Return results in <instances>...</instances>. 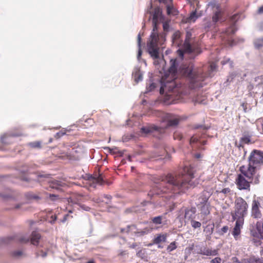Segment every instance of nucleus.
I'll return each mask as SVG.
<instances>
[{
	"label": "nucleus",
	"instance_id": "obj_1",
	"mask_svg": "<svg viewBox=\"0 0 263 263\" xmlns=\"http://www.w3.org/2000/svg\"><path fill=\"white\" fill-rule=\"evenodd\" d=\"M193 178V174L191 172H189L185 174H177L175 176L168 174L162 178V182L160 187H161L164 184H167V186L163 187L161 191L163 193L173 190L185 192L187 189L195 186L194 182L192 181Z\"/></svg>",
	"mask_w": 263,
	"mask_h": 263
},
{
	"label": "nucleus",
	"instance_id": "obj_2",
	"mask_svg": "<svg viewBox=\"0 0 263 263\" xmlns=\"http://www.w3.org/2000/svg\"><path fill=\"white\" fill-rule=\"evenodd\" d=\"M262 162L263 153L254 150L250 156L248 165L247 166H241L240 171L244 176L251 179L255 174V170L257 165Z\"/></svg>",
	"mask_w": 263,
	"mask_h": 263
},
{
	"label": "nucleus",
	"instance_id": "obj_3",
	"mask_svg": "<svg viewBox=\"0 0 263 263\" xmlns=\"http://www.w3.org/2000/svg\"><path fill=\"white\" fill-rule=\"evenodd\" d=\"M185 74L190 79L193 88L202 87L201 82L204 80L205 75L199 67L191 66L185 71Z\"/></svg>",
	"mask_w": 263,
	"mask_h": 263
},
{
	"label": "nucleus",
	"instance_id": "obj_4",
	"mask_svg": "<svg viewBox=\"0 0 263 263\" xmlns=\"http://www.w3.org/2000/svg\"><path fill=\"white\" fill-rule=\"evenodd\" d=\"M159 40V37L158 33H152L149 40L147 43L148 51L151 57L154 59V64L155 65H158L161 62H163V60L160 59L159 57V48L158 47Z\"/></svg>",
	"mask_w": 263,
	"mask_h": 263
},
{
	"label": "nucleus",
	"instance_id": "obj_5",
	"mask_svg": "<svg viewBox=\"0 0 263 263\" xmlns=\"http://www.w3.org/2000/svg\"><path fill=\"white\" fill-rule=\"evenodd\" d=\"M248 205L246 201L241 197H238L235 201L234 213L232 214L233 220H244V217L247 215Z\"/></svg>",
	"mask_w": 263,
	"mask_h": 263
},
{
	"label": "nucleus",
	"instance_id": "obj_6",
	"mask_svg": "<svg viewBox=\"0 0 263 263\" xmlns=\"http://www.w3.org/2000/svg\"><path fill=\"white\" fill-rule=\"evenodd\" d=\"M195 208L186 209L184 211H181L179 212V215L177 217V219L179 220L180 224L185 225L187 221H191L195 218L196 213Z\"/></svg>",
	"mask_w": 263,
	"mask_h": 263
},
{
	"label": "nucleus",
	"instance_id": "obj_7",
	"mask_svg": "<svg viewBox=\"0 0 263 263\" xmlns=\"http://www.w3.org/2000/svg\"><path fill=\"white\" fill-rule=\"evenodd\" d=\"M164 84H162V86L160 89V93L163 94L165 91H168V92L171 91H175L177 88V85L174 80L168 81V80H163Z\"/></svg>",
	"mask_w": 263,
	"mask_h": 263
},
{
	"label": "nucleus",
	"instance_id": "obj_8",
	"mask_svg": "<svg viewBox=\"0 0 263 263\" xmlns=\"http://www.w3.org/2000/svg\"><path fill=\"white\" fill-rule=\"evenodd\" d=\"M191 34L189 32H187V39H186L184 42L182 49L178 50L179 55L181 57H183L184 54H189L192 53L194 51L193 48L191 46L189 41V39L191 37Z\"/></svg>",
	"mask_w": 263,
	"mask_h": 263
},
{
	"label": "nucleus",
	"instance_id": "obj_9",
	"mask_svg": "<svg viewBox=\"0 0 263 263\" xmlns=\"http://www.w3.org/2000/svg\"><path fill=\"white\" fill-rule=\"evenodd\" d=\"M163 20V16L162 15V10L160 8H156L155 9L154 12L153 14V30L152 33L156 32L157 30V24L159 21H162Z\"/></svg>",
	"mask_w": 263,
	"mask_h": 263
},
{
	"label": "nucleus",
	"instance_id": "obj_10",
	"mask_svg": "<svg viewBox=\"0 0 263 263\" xmlns=\"http://www.w3.org/2000/svg\"><path fill=\"white\" fill-rule=\"evenodd\" d=\"M86 184L89 186L95 188L97 185H102L103 183V177L101 175L99 176H87Z\"/></svg>",
	"mask_w": 263,
	"mask_h": 263
},
{
	"label": "nucleus",
	"instance_id": "obj_11",
	"mask_svg": "<svg viewBox=\"0 0 263 263\" xmlns=\"http://www.w3.org/2000/svg\"><path fill=\"white\" fill-rule=\"evenodd\" d=\"M249 181L246 180L244 177L239 175L236 180L237 185L239 190H247L250 187V182L253 181V176L251 179L247 178Z\"/></svg>",
	"mask_w": 263,
	"mask_h": 263
},
{
	"label": "nucleus",
	"instance_id": "obj_12",
	"mask_svg": "<svg viewBox=\"0 0 263 263\" xmlns=\"http://www.w3.org/2000/svg\"><path fill=\"white\" fill-rule=\"evenodd\" d=\"M221 20V12L219 8V6L217 5L214 10V13L212 17V23L208 24L206 27L208 28L215 27L217 22Z\"/></svg>",
	"mask_w": 263,
	"mask_h": 263
},
{
	"label": "nucleus",
	"instance_id": "obj_13",
	"mask_svg": "<svg viewBox=\"0 0 263 263\" xmlns=\"http://www.w3.org/2000/svg\"><path fill=\"white\" fill-rule=\"evenodd\" d=\"M235 226L233 229L232 232V235H233L235 240H237L240 234L241 229L243 224L244 220H236Z\"/></svg>",
	"mask_w": 263,
	"mask_h": 263
},
{
	"label": "nucleus",
	"instance_id": "obj_14",
	"mask_svg": "<svg viewBox=\"0 0 263 263\" xmlns=\"http://www.w3.org/2000/svg\"><path fill=\"white\" fill-rule=\"evenodd\" d=\"M259 203L254 200L253 201L252 205V216L255 218H258L261 217V213L259 210Z\"/></svg>",
	"mask_w": 263,
	"mask_h": 263
},
{
	"label": "nucleus",
	"instance_id": "obj_15",
	"mask_svg": "<svg viewBox=\"0 0 263 263\" xmlns=\"http://www.w3.org/2000/svg\"><path fill=\"white\" fill-rule=\"evenodd\" d=\"M127 229V232L134 234H140V235H143L148 232V229H146L145 231L140 230L138 229L135 225L128 226Z\"/></svg>",
	"mask_w": 263,
	"mask_h": 263
},
{
	"label": "nucleus",
	"instance_id": "obj_16",
	"mask_svg": "<svg viewBox=\"0 0 263 263\" xmlns=\"http://www.w3.org/2000/svg\"><path fill=\"white\" fill-rule=\"evenodd\" d=\"M162 127H158L156 126H145L141 128V132L144 134H147L153 132L154 130H158L161 129Z\"/></svg>",
	"mask_w": 263,
	"mask_h": 263
},
{
	"label": "nucleus",
	"instance_id": "obj_17",
	"mask_svg": "<svg viewBox=\"0 0 263 263\" xmlns=\"http://www.w3.org/2000/svg\"><path fill=\"white\" fill-rule=\"evenodd\" d=\"M41 238L40 234L35 231L32 232L31 234V242L33 245H37L39 243V241Z\"/></svg>",
	"mask_w": 263,
	"mask_h": 263
},
{
	"label": "nucleus",
	"instance_id": "obj_18",
	"mask_svg": "<svg viewBox=\"0 0 263 263\" xmlns=\"http://www.w3.org/2000/svg\"><path fill=\"white\" fill-rule=\"evenodd\" d=\"M176 60L172 59L170 61L171 66L168 69L170 74H171L174 77L175 72H176Z\"/></svg>",
	"mask_w": 263,
	"mask_h": 263
},
{
	"label": "nucleus",
	"instance_id": "obj_19",
	"mask_svg": "<svg viewBox=\"0 0 263 263\" xmlns=\"http://www.w3.org/2000/svg\"><path fill=\"white\" fill-rule=\"evenodd\" d=\"M166 234H161L158 235L155 238L154 240V243L156 244H158L162 242H165L166 239Z\"/></svg>",
	"mask_w": 263,
	"mask_h": 263
},
{
	"label": "nucleus",
	"instance_id": "obj_20",
	"mask_svg": "<svg viewBox=\"0 0 263 263\" xmlns=\"http://www.w3.org/2000/svg\"><path fill=\"white\" fill-rule=\"evenodd\" d=\"M199 208L200 209L201 213L204 215H208L210 213V203H205V204L198 205Z\"/></svg>",
	"mask_w": 263,
	"mask_h": 263
},
{
	"label": "nucleus",
	"instance_id": "obj_21",
	"mask_svg": "<svg viewBox=\"0 0 263 263\" xmlns=\"http://www.w3.org/2000/svg\"><path fill=\"white\" fill-rule=\"evenodd\" d=\"M198 17V16L197 15L196 11H193L190 14V15L186 18V22L194 23Z\"/></svg>",
	"mask_w": 263,
	"mask_h": 263
},
{
	"label": "nucleus",
	"instance_id": "obj_22",
	"mask_svg": "<svg viewBox=\"0 0 263 263\" xmlns=\"http://www.w3.org/2000/svg\"><path fill=\"white\" fill-rule=\"evenodd\" d=\"M166 10L168 15H176L178 13V11L173 6L167 5Z\"/></svg>",
	"mask_w": 263,
	"mask_h": 263
},
{
	"label": "nucleus",
	"instance_id": "obj_23",
	"mask_svg": "<svg viewBox=\"0 0 263 263\" xmlns=\"http://www.w3.org/2000/svg\"><path fill=\"white\" fill-rule=\"evenodd\" d=\"M201 254L207 256H215L217 254V251L209 249H204L202 251Z\"/></svg>",
	"mask_w": 263,
	"mask_h": 263
},
{
	"label": "nucleus",
	"instance_id": "obj_24",
	"mask_svg": "<svg viewBox=\"0 0 263 263\" xmlns=\"http://www.w3.org/2000/svg\"><path fill=\"white\" fill-rule=\"evenodd\" d=\"M209 199V196L204 195V194L199 198V203L198 205L205 204V203H209L208 201Z\"/></svg>",
	"mask_w": 263,
	"mask_h": 263
},
{
	"label": "nucleus",
	"instance_id": "obj_25",
	"mask_svg": "<svg viewBox=\"0 0 263 263\" xmlns=\"http://www.w3.org/2000/svg\"><path fill=\"white\" fill-rule=\"evenodd\" d=\"M180 36V33L178 31L175 32L172 36L173 43L174 44L178 45L179 44V42L178 40L179 39Z\"/></svg>",
	"mask_w": 263,
	"mask_h": 263
},
{
	"label": "nucleus",
	"instance_id": "obj_26",
	"mask_svg": "<svg viewBox=\"0 0 263 263\" xmlns=\"http://www.w3.org/2000/svg\"><path fill=\"white\" fill-rule=\"evenodd\" d=\"M244 263H263V260L256 259L255 258H250L247 260H244Z\"/></svg>",
	"mask_w": 263,
	"mask_h": 263
},
{
	"label": "nucleus",
	"instance_id": "obj_27",
	"mask_svg": "<svg viewBox=\"0 0 263 263\" xmlns=\"http://www.w3.org/2000/svg\"><path fill=\"white\" fill-rule=\"evenodd\" d=\"M254 46L256 48L259 49L263 46V39H258L254 41Z\"/></svg>",
	"mask_w": 263,
	"mask_h": 263
},
{
	"label": "nucleus",
	"instance_id": "obj_28",
	"mask_svg": "<svg viewBox=\"0 0 263 263\" xmlns=\"http://www.w3.org/2000/svg\"><path fill=\"white\" fill-rule=\"evenodd\" d=\"M179 120L177 118L171 119L168 120L167 125L169 126H175L178 124Z\"/></svg>",
	"mask_w": 263,
	"mask_h": 263
},
{
	"label": "nucleus",
	"instance_id": "obj_29",
	"mask_svg": "<svg viewBox=\"0 0 263 263\" xmlns=\"http://www.w3.org/2000/svg\"><path fill=\"white\" fill-rule=\"evenodd\" d=\"M60 185V183L57 180L52 181L50 184V187L55 189H59Z\"/></svg>",
	"mask_w": 263,
	"mask_h": 263
},
{
	"label": "nucleus",
	"instance_id": "obj_30",
	"mask_svg": "<svg viewBox=\"0 0 263 263\" xmlns=\"http://www.w3.org/2000/svg\"><path fill=\"white\" fill-rule=\"evenodd\" d=\"M191 226L194 229L199 228L201 227V224L200 222L195 221L194 220L191 221Z\"/></svg>",
	"mask_w": 263,
	"mask_h": 263
},
{
	"label": "nucleus",
	"instance_id": "obj_31",
	"mask_svg": "<svg viewBox=\"0 0 263 263\" xmlns=\"http://www.w3.org/2000/svg\"><path fill=\"white\" fill-rule=\"evenodd\" d=\"M256 227L258 232L260 234H263V222L261 223L257 222L256 223Z\"/></svg>",
	"mask_w": 263,
	"mask_h": 263
},
{
	"label": "nucleus",
	"instance_id": "obj_32",
	"mask_svg": "<svg viewBox=\"0 0 263 263\" xmlns=\"http://www.w3.org/2000/svg\"><path fill=\"white\" fill-rule=\"evenodd\" d=\"M155 83H153L152 81H150L148 84V86L146 87V89L147 91H151L154 90L155 88Z\"/></svg>",
	"mask_w": 263,
	"mask_h": 263
},
{
	"label": "nucleus",
	"instance_id": "obj_33",
	"mask_svg": "<svg viewBox=\"0 0 263 263\" xmlns=\"http://www.w3.org/2000/svg\"><path fill=\"white\" fill-rule=\"evenodd\" d=\"M176 248V245L175 242H173L170 244L167 247V251L168 252H171L174 250Z\"/></svg>",
	"mask_w": 263,
	"mask_h": 263
},
{
	"label": "nucleus",
	"instance_id": "obj_34",
	"mask_svg": "<svg viewBox=\"0 0 263 263\" xmlns=\"http://www.w3.org/2000/svg\"><path fill=\"white\" fill-rule=\"evenodd\" d=\"M29 145L33 148H41V142L39 141H35L29 143Z\"/></svg>",
	"mask_w": 263,
	"mask_h": 263
},
{
	"label": "nucleus",
	"instance_id": "obj_35",
	"mask_svg": "<svg viewBox=\"0 0 263 263\" xmlns=\"http://www.w3.org/2000/svg\"><path fill=\"white\" fill-rule=\"evenodd\" d=\"M255 81L258 83V85L263 89V76L256 78Z\"/></svg>",
	"mask_w": 263,
	"mask_h": 263
},
{
	"label": "nucleus",
	"instance_id": "obj_36",
	"mask_svg": "<svg viewBox=\"0 0 263 263\" xmlns=\"http://www.w3.org/2000/svg\"><path fill=\"white\" fill-rule=\"evenodd\" d=\"M152 221L155 224H160L162 221V216L155 217L153 219Z\"/></svg>",
	"mask_w": 263,
	"mask_h": 263
},
{
	"label": "nucleus",
	"instance_id": "obj_37",
	"mask_svg": "<svg viewBox=\"0 0 263 263\" xmlns=\"http://www.w3.org/2000/svg\"><path fill=\"white\" fill-rule=\"evenodd\" d=\"M135 80L136 82H139L142 80V75L139 72H137L135 74Z\"/></svg>",
	"mask_w": 263,
	"mask_h": 263
},
{
	"label": "nucleus",
	"instance_id": "obj_38",
	"mask_svg": "<svg viewBox=\"0 0 263 263\" xmlns=\"http://www.w3.org/2000/svg\"><path fill=\"white\" fill-rule=\"evenodd\" d=\"M239 18V15L237 14H234L231 18V21L232 23H234Z\"/></svg>",
	"mask_w": 263,
	"mask_h": 263
},
{
	"label": "nucleus",
	"instance_id": "obj_39",
	"mask_svg": "<svg viewBox=\"0 0 263 263\" xmlns=\"http://www.w3.org/2000/svg\"><path fill=\"white\" fill-rule=\"evenodd\" d=\"M236 29L234 28V25L232 26L227 31L228 34H233L235 33Z\"/></svg>",
	"mask_w": 263,
	"mask_h": 263
},
{
	"label": "nucleus",
	"instance_id": "obj_40",
	"mask_svg": "<svg viewBox=\"0 0 263 263\" xmlns=\"http://www.w3.org/2000/svg\"><path fill=\"white\" fill-rule=\"evenodd\" d=\"M163 29L165 31H167L169 28V24L168 22H164L163 24Z\"/></svg>",
	"mask_w": 263,
	"mask_h": 263
},
{
	"label": "nucleus",
	"instance_id": "obj_41",
	"mask_svg": "<svg viewBox=\"0 0 263 263\" xmlns=\"http://www.w3.org/2000/svg\"><path fill=\"white\" fill-rule=\"evenodd\" d=\"M241 141L244 143H249L250 141V138L248 137H243L241 139Z\"/></svg>",
	"mask_w": 263,
	"mask_h": 263
},
{
	"label": "nucleus",
	"instance_id": "obj_42",
	"mask_svg": "<svg viewBox=\"0 0 263 263\" xmlns=\"http://www.w3.org/2000/svg\"><path fill=\"white\" fill-rule=\"evenodd\" d=\"M216 69V65L214 63H212L210 65V71L213 72Z\"/></svg>",
	"mask_w": 263,
	"mask_h": 263
},
{
	"label": "nucleus",
	"instance_id": "obj_43",
	"mask_svg": "<svg viewBox=\"0 0 263 263\" xmlns=\"http://www.w3.org/2000/svg\"><path fill=\"white\" fill-rule=\"evenodd\" d=\"M211 263H220V259L216 257L211 260Z\"/></svg>",
	"mask_w": 263,
	"mask_h": 263
},
{
	"label": "nucleus",
	"instance_id": "obj_44",
	"mask_svg": "<svg viewBox=\"0 0 263 263\" xmlns=\"http://www.w3.org/2000/svg\"><path fill=\"white\" fill-rule=\"evenodd\" d=\"M104 197L106 199V201L104 200V202H105L106 203H109L111 199V196L109 195H104Z\"/></svg>",
	"mask_w": 263,
	"mask_h": 263
},
{
	"label": "nucleus",
	"instance_id": "obj_45",
	"mask_svg": "<svg viewBox=\"0 0 263 263\" xmlns=\"http://www.w3.org/2000/svg\"><path fill=\"white\" fill-rule=\"evenodd\" d=\"M141 55H142V50H141V46H140V47H139L138 53V55H137V59L138 60H140Z\"/></svg>",
	"mask_w": 263,
	"mask_h": 263
},
{
	"label": "nucleus",
	"instance_id": "obj_46",
	"mask_svg": "<svg viewBox=\"0 0 263 263\" xmlns=\"http://www.w3.org/2000/svg\"><path fill=\"white\" fill-rule=\"evenodd\" d=\"M230 189L229 188H225L221 191V192L224 194H228L230 192Z\"/></svg>",
	"mask_w": 263,
	"mask_h": 263
},
{
	"label": "nucleus",
	"instance_id": "obj_47",
	"mask_svg": "<svg viewBox=\"0 0 263 263\" xmlns=\"http://www.w3.org/2000/svg\"><path fill=\"white\" fill-rule=\"evenodd\" d=\"M20 241L22 242H27L29 241V239L28 238H25V237H22L20 238Z\"/></svg>",
	"mask_w": 263,
	"mask_h": 263
},
{
	"label": "nucleus",
	"instance_id": "obj_48",
	"mask_svg": "<svg viewBox=\"0 0 263 263\" xmlns=\"http://www.w3.org/2000/svg\"><path fill=\"white\" fill-rule=\"evenodd\" d=\"M198 141V139H197V138L196 137H192L191 138V140H190V142L191 143H195V142H196Z\"/></svg>",
	"mask_w": 263,
	"mask_h": 263
},
{
	"label": "nucleus",
	"instance_id": "obj_49",
	"mask_svg": "<svg viewBox=\"0 0 263 263\" xmlns=\"http://www.w3.org/2000/svg\"><path fill=\"white\" fill-rule=\"evenodd\" d=\"M22 254V252L21 251H16L14 253L15 256H20Z\"/></svg>",
	"mask_w": 263,
	"mask_h": 263
},
{
	"label": "nucleus",
	"instance_id": "obj_50",
	"mask_svg": "<svg viewBox=\"0 0 263 263\" xmlns=\"http://www.w3.org/2000/svg\"><path fill=\"white\" fill-rule=\"evenodd\" d=\"M49 198L51 199V200L54 201L57 198V196L53 194H50Z\"/></svg>",
	"mask_w": 263,
	"mask_h": 263
},
{
	"label": "nucleus",
	"instance_id": "obj_51",
	"mask_svg": "<svg viewBox=\"0 0 263 263\" xmlns=\"http://www.w3.org/2000/svg\"><path fill=\"white\" fill-rule=\"evenodd\" d=\"M141 36H140V34H139L138 35V44L139 47H140L141 46Z\"/></svg>",
	"mask_w": 263,
	"mask_h": 263
},
{
	"label": "nucleus",
	"instance_id": "obj_52",
	"mask_svg": "<svg viewBox=\"0 0 263 263\" xmlns=\"http://www.w3.org/2000/svg\"><path fill=\"white\" fill-rule=\"evenodd\" d=\"M229 228H228V227L227 226H224L223 227L222 229H221V231L223 233H226L228 230Z\"/></svg>",
	"mask_w": 263,
	"mask_h": 263
},
{
	"label": "nucleus",
	"instance_id": "obj_53",
	"mask_svg": "<svg viewBox=\"0 0 263 263\" xmlns=\"http://www.w3.org/2000/svg\"><path fill=\"white\" fill-rule=\"evenodd\" d=\"M258 14H263V6L259 8L258 11Z\"/></svg>",
	"mask_w": 263,
	"mask_h": 263
},
{
	"label": "nucleus",
	"instance_id": "obj_54",
	"mask_svg": "<svg viewBox=\"0 0 263 263\" xmlns=\"http://www.w3.org/2000/svg\"><path fill=\"white\" fill-rule=\"evenodd\" d=\"M93 201H95V202H98V203L104 201V200H101L100 199V198H95L93 199Z\"/></svg>",
	"mask_w": 263,
	"mask_h": 263
},
{
	"label": "nucleus",
	"instance_id": "obj_55",
	"mask_svg": "<svg viewBox=\"0 0 263 263\" xmlns=\"http://www.w3.org/2000/svg\"><path fill=\"white\" fill-rule=\"evenodd\" d=\"M23 205V203H18L15 205V209H20Z\"/></svg>",
	"mask_w": 263,
	"mask_h": 263
},
{
	"label": "nucleus",
	"instance_id": "obj_56",
	"mask_svg": "<svg viewBox=\"0 0 263 263\" xmlns=\"http://www.w3.org/2000/svg\"><path fill=\"white\" fill-rule=\"evenodd\" d=\"M40 255H41L42 257H45L47 255V253L46 252H44L43 251H41Z\"/></svg>",
	"mask_w": 263,
	"mask_h": 263
},
{
	"label": "nucleus",
	"instance_id": "obj_57",
	"mask_svg": "<svg viewBox=\"0 0 263 263\" xmlns=\"http://www.w3.org/2000/svg\"><path fill=\"white\" fill-rule=\"evenodd\" d=\"M51 218L53 219L52 221H50L51 223H53L57 219V216L55 215L51 216Z\"/></svg>",
	"mask_w": 263,
	"mask_h": 263
},
{
	"label": "nucleus",
	"instance_id": "obj_58",
	"mask_svg": "<svg viewBox=\"0 0 263 263\" xmlns=\"http://www.w3.org/2000/svg\"><path fill=\"white\" fill-rule=\"evenodd\" d=\"M254 183H255V184H257V183H258V182H259V179H258V177H256L255 178V180H254Z\"/></svg>",
	"mask_w": 263,
	"mask_h": 263
},
{
	"label": "nucleus",
	"instance_id": "obj_59",
	"mask_svg": "<svg viewBox=\"0 0 263 263\" xmlns=\"http://www.w3.org/2000/svg\"><path fill=\"white\" fill-rule=\"evenodd\" d=\"M160 3H163L166 4L167 1L166 0H158Z\"/></svg>",
	"mask_w": 263,
	"mask_h": 263
},
{
	"label": "nucleus",
	"instance_id": "obj_60",
	"mask_svg": "<svg viewBox=\"0 0 263 263\" xmlns=\"http://www.w3.org/2000/svg\"><path fill=\"white\" fill-rule=\"evenodd\" d=\"M81 207H82V208H83L85 211H88L89 210V208L88 207V206H86V207L85 206L84 207V206L83 205Z\"/></svg>",
	"mask_w": 263,
	"mask_h": 263
},
{
	"label": "nucleus",
	"instance_id": "obj_61",
	"mask_svg": "<svg viewBox=\"0 0 263 263\" xmlns=\"http://www.w3.org/2000/svg\"><path fill=\"white\" fill-rule=\"evenodd\" d=\"M195 157L197 159H199L201 157V156L200 154H197L195 155Z\"/></svg>",
	"mask_w": 263,
	"mask_h": 263
},
{
	"label": "nucleus",
	"instance_id": "obj_62",
	"mask_svg": "<svg viewBox=\"0 0 263 263\" xmlns=\"http://www.w3.org/2000/svg\"><path fill=\"white\" fill-rule=\"evenodd\" d=\"M136 246H137V245H136V244H133V245L130 246V247L134 248H135V247H136Z\"/></svg>",
	"mask_w": 263,
	"mask_h": 263
},
{
	"label": "nucleus",
	"instance_id": "obj_63",
	"mask_svg": "<svg viewBox=\"0 0 263 263\" xmlns=\"http://www.w3.org/2000/svg\"><path fill=\"white\" fill-rule=\"evenodd\" d=\"M200 142L203 144H205V141H200Z\"/></svg>",
	"mask_w": 263,
	"mask_h": 263
},
{
	"label": "nucleus",
	"instance_id": "obj_64",
	"mask_svg": "<svg viewBox=\"0 0 263 263\" xmlns=\"http://www.w3.org/2000/svg\"><path fill=\"white\" fill-rule=\"evenodd\" d=\"M87 263H94V262L93 261L91 260V261H88Z\"/></svg>",
	"mask_w": 263,
	"mask_h": 263
}]
</instances>
